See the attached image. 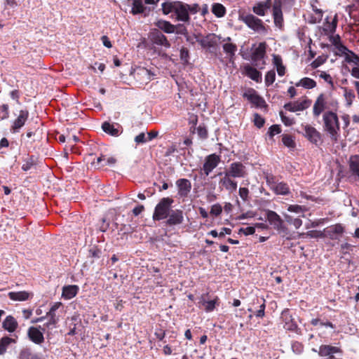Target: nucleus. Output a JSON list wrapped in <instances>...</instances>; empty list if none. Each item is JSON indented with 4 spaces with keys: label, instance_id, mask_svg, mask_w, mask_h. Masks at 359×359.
Here are the masks:
<instances>
[{
    "label": "nucleus",
    "instance_id": "nucleus-1",
    "mask_svg": "<svg viewBox=\"0 0 359 359\" xmlns=\"http://www.w3.org/2000/svg\"><path fill=\"white\" fill-rule=\"evenodd\" d=\"M323 130L326 132L331 140L336 143L339 137V122L337 114L327 111L323 116Z\"/></svg>",
    "mask_w": 359,
    "mask_h": 359
},
{
    "label": "nucleus",
    "instance_id": "nucleus-2",
    "mask_svg": "<svg viewBox=\"0 0 359 359\" xmlns=\"http://www.w3.org/2000/svg\"><path fill=\"white\" fill-rule=\"evenodd\" d=\"M189 6L182 4L181 1H164L162 4V10L164 14L167 15L174 13L178 20L186 22L189 19Z\"/></svg>",
    "mask_w": 359,
    "mask_h": 359
},
{
    "label": "nucleus",
    "instance_id": "nucleus-3",
    "mask_svg": "<svg viewBox=\"0 0 359 359\" xmlns=\"http://www.w3.org/2000/svg\"><path fill=\"white\" fill-rule=\"evenodd\" d=\"M173 200L170 198H163L156 205L153 214L154 220H161L168 217Z\"/></svg>",
    "mask_w": 359,
    "mask_h": 359
},
{
    "label": "nucleus",
    "instance_id": "nucleus-4",
    "mask_svg": "<svg viewBox=\"0 0 359 359\" xmlns=\"http://www.w3.org/2000/svg\"><path fill=\"white\" fill-rule=\"evenodd\" d=\"M158 1H133L130 12L133 15L143 13L147 15L154 8Z\"/></svg>",
    "mask_w": 359,
    "mask_h": 359
},
{
    "label": "nucleus",
    "instance_id": "nucleus-5",
    "mask_svg": "<svg viewBox=\"0 0 359 359\" xmlns=\"http://www.w3.org/2000/svg\"><path fill=\"white\" fill-rule=\"evenodd\" d=\"M133 76L140 84H146L154 79L156 74L151 69L138 67L134 69Z\"/></svg>",
    "mask_w": 359,
    "mask_h": 359
},
{
    "label": "nucleus",
    "instance_id": "nucleus-6",
    "mask_svg": "<svg viewBox=\"0 0 359 359\" xmlns=\"http://www.w3.org/2000/svg\"><path fill=\"white\" fill-rule=\"evenodd\" d=\"M240 19L245 23L248 27L255 31L260 32L264 30L262 20L252 14L241 15Z\"/></svg>",
    "mask_w": 359,
    "mask_h": 359
},
{
    "label": "nucleus",
    "instance_id": "nucleus-7",
    "mask_svg": "<svg viewBox=\"0 0 359 359\" xmlns=\"http://www.w3.org/2000/svg\"><path fill=\"white\" fill-rule=\"evenodd\" d=\"M220 160V156L215 154H210L205 157L202 168L205 176H208L210 173L218 165Z\"/></svg>",
    "mask_w": 359,
    "mask_h": 359
},
{
    "label": "nucleus",
    "instance_id": "nucleus-8",
    "mask_svg": "<svg viewBox=\"0 0 359 359\" xmlns=\"http://www.w3.org/2000/svg\"><path fill=\"white\" fill-rule=\"evenodd\" d=\"M304 137L311 143L318 145L322 142L321 134L310 125L303 126Z\"/></svg>",
    "mask_w": 359,
    "mask_h": 359
},
{
    "label": "nucleus",
    "instance_id": "nucleus-9",
    "mask_svg": "<svg viewBox=\"0 0 359 359\" xmlns=\"http://www.w3.org/2000/svg\"><path fill=\"white\" fill-rule=\"evenodd\" d=\"M224 173L231 177H244L247 175L245 167L240 162L232 163Z\"/></svg>",
    "mask_w": 359,
    "mask_h": 359
},
{
    "label": "nucleus",
    "instance_id": "nucleus-10",
    "mask_svg": "<svg viewBox=\"0 0 359 359\" xmlns=\"http://www.w3.org/2000/svg\"><path fill=\"white\" fill-rule=\"evenodd\" d=\"M45 330V327H30L27 330L29 339L36 344H41L44 341L43 334L42 331Z\"/></svg>",
    "mask_w": 359,
    "mask_h": 359
},
{
    "label": "nucleus",
    "instance_id": "nucleus-11",
    "mask_svg": "<svg viewBox=\"0 0 359 359\" xmlns=\"http://www.w3.org/2000/svg\"><path fill=\"white\" fill-rule=\"evenodd\" d=\"M28 116L29 112L27 110H20L18 116L13 122L11 130L13 133H18L19 130L24 126L26 121L28 118Z\"/></svg>",
    "mask_w": 359,
    "mask_h": 359
},
{
    "label": "nucleus",
    "instance_id": "nucleus-12",
    "mask_svg": "<svg viewBox=\"0 0 359 359\" xmlns=\"http://www.w3.org/2000/svg\"><path fill=\"white\" fill-rule=\"evenodd\" d=\"M176 186L178 190V196L180 197L185 198L189 194L191 189V182L185 178H181L176 181Z\"/></svg>",
    "mask_w": 359,
    "mask_h": 359
},
{
    "label": "nucleus",
    "instance_id": "nucleus-13",
    "mask_svg": "<svg viewBox=\"0 0 359 359\" xmlns=\"http://www.w3.org/2000/svg\"><path fill=\"white\" fill-rule=\"evenodd\" d=\"M150 39L154 44L163 46L165 48H168L170 46V44L165 36L157 29L153 31L150 34Z\"/></svg>",
    "mask_w": 359,
    "mask_h": 359
},
{
    "label": "nucleus",
    "instance_id": "nucleus-14",
    "mask_svg": "<svg viewBox=\"0 0 359 359\" xmlns=\"http://www.w3.org/2000/svg\"><path fill=\"white\" fill-rule=\"evenodd\" d=\"M309 104L310 101L307 100H297L285 104L284 108L289 111L297 112L308 108Z\"/></svg>",
    "mask_w": 359,
    "mask_h": 359
},
{
    "label": "nucleus",
    "instance_id": "nucleus-15",
    "mask_svg": "<svg viewBox=\"0 0 359 359\" xmlns=\"http://www.w3.org/2000/svg\"><path fill=\"white\" fill-rule=\"evenodd\" d=\"M266 218L270 224L273 225L276 229L280 231L284 229L283 221L276 212L267 210Z\"/></svg>",
    "mask_w": 359,
    "mask_h": 359
},
{
    "label": "nucleus",
    "instance_id": "nucleus-16",
    "mask_svg": "<svg viewBox=\"0 0 359 359\" xmlns=\"http://www.w3.org/2000/svg\"><path fill=\"white\" fill-rule=\"evenodd\" d=\"M344 231V228L341 224L330 226L324 230L325 236L332 240L338 239Z\"/></svg>",
    "mask_w": 359,
    "mask_h": 359
},
{
    "label": "nucleus",
    "instance_id": "nucleus-17",
    "mask_svg": "<svg viewBox=\"0 0 359 359\" xmlns=\"http://www.w3.org/2000/svg\"><path fill=\"white\" fill-rule=\"evenodd\" d=\"M184 220L183 212L180 210H171L168 215L167 224L170 226L177 225Z\"/></svg>",
    "mask_w": 359,
    "mask_h": 359
},
{
    "label": "nucleus",
    "instance_id": "nucleus-18",
    "mask_svg": "<svg viewBox=\"0 0 359 359\" xmlns=\"http://www.w3.org/2000/svg\"><path fill=\"white\" fill-rule=\"evenodd\" d=\"M223 43L222 48L224 51L228 55V57L231 59L234 55L236 51L237 50V47L235 44L231 42V38L226 37L222 41Z\"/></svg>",
    "mask_w": 359,
    "mask_h": 359
},
{
    "label": "nucleus",
    "instance_id": "nucleus-19",
    "mask_svg": "<svg viewBox=\"0 0 359 359\" xmlns=\"http://www.w3.org/2000/svg\"><path fill=\"white\" fill-rule=\"evenodd\" d=\"M326 101L323 94H320L316 99L313 112L315 116H318L325 109Z\"/></svg>",
    "mask_w": 359,
    "mask_h": 359
},
{
    "label": "nucleus",
    "instance_id": "nucleus-20",
    "mask_svg": "<svg viewBox=\"0 0 359 359\" xmlns=\"http://www.w3.org/2000/svg\"><path fill=\"white\" fill-rule=\"evenodd\" d=\"M231 177L226 175L224 173V177L220 180L219 184L223 186L226 190L231 193L236 190L237 182L231 180Z\"/></svg>",
    "mask_w": 359,
    "mask_h": 359
},
{
    "label": "nucleus",
    "instance_id": "nucleus-21",
    "mask_svg": "<svg viewBox=\"0 0 359 359\" xmlns=\"http://www.w3.org/2000/svg\"><path fill=\"white\" fill-rule=\"evenodd\" d=\"M8 296L13 301L23 302L29 299L32 294L27 291L10 292Z\"/></svg>",
    "mask_w": 359,
    "mask_h": 359
},
{
    "label": "nucleus",
    "instance_id": "nucleus-22",
    "mask_svg": "<svg viewBox=\"0 0 359 359\" xmlns=\"http://www.w3.org/2000/svg\"><path fill=\"white\" fill-rule=\"evenodd\" d=\"M243 96L257 107H262L264 103V100L254 90H248Z\"/></svg>",
    "mask_w": 359,
    "mask_h": 359
},
{
    "label": "nucleus",
    "instance_id": "nucleus-23",
    "mask_svg": "<svg viewBox=\"0 0 359 359\" xmlns=\"http://www.w3.org/2000/svg\"><path fill=\"white\" fill-rule=\"evenodd\" d=\"M18 326L17 320L12 316H8L2 323L3 328L9 332H15Z\"/></svg>",
    "mask_w": 359,
    "mask_h": 359
},
{
    "label": "nucleus",
    "instance_id": "nucleus-24",
    "mask_svg": "<svg viewBox=\"0 0 359 359\" xmlns=\"http://www.w3.org/2000/svg\"><path fill=\"white\" fill-rule=\"evenodd\" d=\"M244 72L252 80L256 82H260L262 81V74L255 68L250 65H246L244 67Z\"/></svg>",
    "mask_w": 359,
    "mask_h": 359
},
{
    "label": "nucleus",
    "instance_id": "nucleus-25",
    "mask_svg": "<svg viewBox=\"0 0 359 359\" xmlns=\"http://www.w3.org/2000/svg\"><path fill=\"white\" fill-rule=\"evenodd\" d=\"M338 351L339 348L337 347L330 345H322L319 348L318 355L322 357L330 356V358H333L332 354Z\"/></svg>",
    "mask_w": 359,
    "mask_h": 359
},
{
    "label": "nucleus",
    "instance_id": "nucleus-26",
    "mask_svg": "<svg viewBox=\"0 0 359 359\" xmlns=\"http://www.w3.org/2000/svg\"><path fill=\"white\" fill-rule=\"evenodd\" d=\"M271 1L259 2L253 7V11L258 15L263 16L265 13L271 8Z\"/></svg>",
    "mask_w": 359,
    "mask_h": 359
},
{
    "label": "nucleus",
    "instance_id": "nucleus-27",
    "mask_svg": "<svg viewBox=\"0 0 359 359\" xmlns=\"http://www.w3.org/2000/svg\"><path fill=\"white\" fill-rule=\"evenodd\" d=\"M266 53V44L265 43H260L259 46L255 49L252 55V60L257 62L264 58Z\"/></svg>",
    "mask_w": 359,
    "mask_h": 359
},
{
    "label": "nucleus",
    "instance_id": "nucleus-28",
    "mask_svg": "<svg viewBox=\"0 0 359 359\" xmlns=\"http://www.w3.org/2000/svg\"><path fill=\"white\" fill-rule=\"evenodd\" d=\"M79 290L76 285H67L65 286L62 289V296L66 299H71L74 297Z\"/></svg>",
    "mask_w": 359,
    "mask_h": 359
},
{
    "label": "nucleus",
    "instance_id": "nucleus-29",
    "mask_svg": "<svg viewBox=\"0 0 359 359\" xmlns=\"http://www.w3.org/2000/svg\"><path fill=\"white\" fill-rule=\"evenodd\" d=\"M273 15L275 25L278 27H281L283 25V13L280 4H276L273 6Z\"/></svg>",
    "mask_w": 359,
    "mask_h": 359
},
{
    "label": "nucleus",
    "instance_id": "nucleus-30",
    "mask_svg": "<svg viewBox=\"0 0 359 359\" xmlns=\"http://www.w3.org/2000/svg\"><path fill=\"white\" fill-rule=\"evenodd\" d=\"M156 25L158 29L168 34H172L175 32V26L165 20H158L156 23Z\"/></svg>",
    "mask_w": 359,
    "mask_h": 359
},
{
    "label": "nucleus",
    "instance_id": "nucleus-31",
    "mask_svg": "<svg viewBox=\"0 0 359 359\" xmlns=\"http://www.w3.org/2000/svg\"><path fill=\"white\" fill-rule=\"evenodd\" d=\"M272 191L278 195H287L290 194L288 185L283 182H278Z\"/></svg>",
    "mask_w": 359,
    "mask_h": 359
},
{
    "label": "nucleus",
    "instance_id": "nucleus-32",
    "mask_svg": "<svg viewBox=\"0 0 359 359\" xmlns=\"http://www.w3.org/2000/svg\"><path fill=\"white\" fill-rule=\"evenodd\" d=\"M296 86H302L306 89H312L316 86V83L314 80L305 77L296 83Z\"/></svg>",
    "mask_w": 359,
    "mask_h": 359
},
{
    "label": "nucleus",
    "instance_id": "nucleus-33",
    "mask_svg": "<svg viewBox=\"0 0 359 359\" xmlns=\"http://www.w3.org/2000/svg\"><path fill=\"white\" fill-rule=\"evenodd\" d=\"M215 38L216 36L215 34H209L201 39L200 43L203 47L205 48L213 47L217 43Z\"/></svg>",
    "mask_w": 359,
    "mask_h": 359
},
{
    "label": "nucleus",
    "instance_id": "nucleus-34",
    "mask_svg": "<svg viewBox=\"0 0 359 359\" xmlns=\"http://www.w3.org/2000/svg\"><path fill=\"white\" fill-rule=\"evenodd\" d=\"M102 130L107 133L110 134L112 136H118L119 130L118 128H116L114 125L109 123V122H104L102 125Z\"/></svg>",
    "mask_w": 359,
    "mask_h": 359
},
{
    "label": "nucleus",
    "instance_id": "nucleus-35",
    "mask_svg": "<svg viewBox=\"0 0 359 359\" xmlns=\"http://www.w3.org/2000/svg\"><path fill=\"white\" fill-rule=\"evenodd\" d=\"M212 12L218 18L223 17L226 13L225 7L219 3H215L212 6Z\"/></svg>",
    "mask_w": 359,
    "mask_h": 359
},
{
    "label": "nucleus",
    "instance_id": "nucleus-36",
    "mask_svg": "<svg viewBox=\"0 0 359 359\" xmlns=\"http://www.w3.org/2000/svg\"><path fill=\"white\" fill-rule=\"evenodd\" d=\"M62 306L61 302H55L50 307L49 311L46 313L45 316L46 318H59V316L57 315V311Z\"/></svg>",
    "mask_w": 359,
    "mask_h": 359
},
{
    "label": "nucleus",
    "instance_id": "nucleus-37",
    "mask_svg": "<svg viewBox=\"0 0 359 359\" xmlns=\"http://www.w3.org/2000/svg\"><path fill=\"white\" fill-rule=\"evenodd\" d=\"M12 342H15V340L8 337H4L0 340V355L6 353L8 345Z\"/></svg>",
    "mask_w": 359,
    "mask_h": 359
},
{
    "label": "nucleus",
    "instance_id": "nucleus-38",
    "mask_svg": "<svg viewBox=\"0 0 359 359\" xmlns=\"http://www.w3.org/2000/svg\"><path fill=\"white\" fill-rule=\"evenodd\" d=\"M344 95L348 105H351L354 100L355 96L353 90L344 88Z\"/></svg>",
    "mask_w": 359,
    "mask_h": 359
},
{
    "label": "nucleus",
    "instance_id": "nucleus-39",
    "mask_svg": "<svg viewBox=\"0 0 359 359\" xmlns=\"http://www.w3.org/2000/svg\"><path fill=\"white\" fill-rule=\"evenodd\" d=\"M311 6H312L313 11L316 13V16L312 18L311 22H312V23L320 22L323 18V11L321 9L316 8L313 5H312Z\"/></svg>",
    "mask_w": 359,
    "mask_h": 359
},
{
    "label": "nucleus",
    "instance_id": "nucleus-40",
    "mask_svg": "<svg viewBox=\"0 0 359 359\" xmlns=\"http://www.w3.org/2000/svg\"><path fill=\"white\" fill-rule=\"evenodd\" d=\"M287 210L290 212H294L296 214L304 213L306 209L304 206L299 205H290L287 208Z\"/></svg>",
    "mask_w": 359,
    "mask_h": 359
},
{
    "label": "nucleus",
    "instance_id": "nucleus-41",
    "mask_svg": "<svg viewBox=\"0 0 359 359\" xmlns=\"http://www.w3.org/2000/svg\"><path fill=\"white\" fill-rule=\"evenodd\" d=\"M283 143L285 146L290 147V148H294L295 147V142L292 137V136L288 135H285L283 136L282 138Z\"/></svg>",
    "mask_w": 359,
    "mask_h": 359
},
{
    "label": "nucleus",
    "instance_id": "nucleus-42",
    "mask_svg": "<svg viewBox=\"0 0 359 359\" xmlns=\"http://www.w3.org/2000/svg\"><path fill=\"white\" fill-rule=\"evenodd\" d=\"M276 74L273 70L269 71L265 76V83L266 86L271 85L275 81Z\"/></svg>",
    "mask_w": 359,
    "mask_h": 359
},
{
    "label": "nucleus",
    "instance_id": "nucleus-43",
    "mask_svg": "<svg viewBox=\"0 0 359 359\" xmlns=\"http://www.w3.org/2000/svg\"><path fill=\"white\" fill-rule=\"evenodd\" d=\"M8 116V105L4 104L0 107V120L6 119Z\"/></svg>",
    "mask_w": 359,
    "mask_h": 359
},
{
    "label": "nucleus",
    "instance_id": "nucleus-44",
    "mask_svg": "<svg viewBox=\"0 0 359 359\" xmlns=\"http://www.w3.org/2000/svg\"><path fill=\"white\" fill-rule=\"evenodd\" d=\"M35 354H33L28 348L22 350L19 354L20 359H32Z\"/></svg>",
    "mask_w": 359,
    "mask_h": 359
},
{
    "label": "nucleus",
    "instance_id": "nucleus-45",
    "mask_svg": "<svg viewBox=\"0 0 359 359\" xmlns=\"http://www.w3.org/2000/svg\"><path fill=\"white\" fill-rule=\"evenodd\" d=\"M198 135L201 139H206L208 137V130L204 126L200 125L197 128Z\"/></svg>",
    "mask_w": 359,
    "mask_h": 359
},
{
    "label": "nucleus",
    "instance_id": "nucleus-46",
    "mask_svg": "<svg viewBox=\"0 0 359 359\" xmlns=\"http://www.w3.org/2000/svg\"><path fill=\"white\" fill-rule=\"evenodd\" d=\"M280 116L283 123L287 126H290L294 123V119L285 116L283 111H280Z\"/></svg>",
    "mask_w": 359,
    "mask_h": 359
},
{
    "label": "nucleus",
    "instance_id": "nucleus-47",
    "mask_svg": "<svg viewBox=\"0 0 359 359\" xmlns=\"http://www.w3.org/2000/svg\"><path fill=\"white\" fill-rule=\"evenodd\" d=\"M254 122H255V125L260 128H262L264 124V119L260 116L258 114H255L254 115Z\"/></svg>",
    "mask_w": 359,
    "mask_h": 359
},
{
    "label": "nucleus",
    "instance_id": "nucleus-48",
    "mask_svg": "<svg viewBox=\"0 0 359 359\" xmlns=\"http://www.w3.org/2000/svg\"><path fill=\"white\" fill-rule=\"evenodd\" d=\"M318 76L323 79L325 81L333 86V81L331 76L325 72H320Z\"/></svg>",
    "mask_w": 359,
    "mask_h": 359
},
{
    "label": "nucleus",
    "instance_id": "nucleus-49",
    "mask_svg": "<svg viewBox=\"0 0 359 359\" xmlns=\"http://www.w3.org/2000/svg\"><path fill=\"white\" fill-rule=\"evenodd\" d=\"M104 161L105 158L102 156L97 158L96 161L92 162V165L95 167V168H100L101 167L104 166Z\"/></svg>",
    "mask_w": 359,
    "mask_h": 359
},
{
    "label": "nucleus",
    "instance_id": "nucleus-50",
    "mask_svg": "<svg viewBox=\"0 0 359 359\" xmlns=\"http://www.w3.org/2000/svg\"><path fill=\"white\" fill-rule=\"evenodd\" d=\"M281 129L278 125H273L269 128V135L270 137H273L275 135L279 134Z\"/></svg>",
    "mask_w": 359,
    "mask_h": 359
},
{
    "label": "nucleus",
    "instance_id": "nucleus-51",
    "mask_svg": "<svg viewBox=\"0 0 359 359\" xmlns=\"http://www.w3.org/2000/svg\"><path fill=\"white\" fill-rule=\"evenodd\" d=\"M266 181L269 188L273 190V187L276 186L277 181L275 180V177L273 175H266Z\"/></svg>",
    "mask_w": 359,
    "mask_h": 359
},
{
    "label": "nucleus",
    "instance_id": "nucleus-52",
    "mask_svg": "<svg viewBox=\"0 0 359 359\" xmlns=\"http://www.w3.org/2000/svg\"><path fill=\"white\" fill-rule=\"evenodd\" d=\"M203 305L205 306V309L206 311L210 312L212 311L215 307V301L210 300L204 302Z\"/></svg>",
    "mask_w": 359,
    "mask_h": 359
},
{
    "label": "nucleus",
    "instance_id": "nucleus-53",
    "mask_svg": "<svg viewBox=\"0 0 359 359\" xmlns=\"http://www.w3.org/2000/svg\"><path fill=\"white\" fill-rule=\"evenodd\" d=\"M48 322L45 323L44 327L45 328H50V327H55L56 324L59 322V318H47Z\"/></svg>",
    "mask_w": 359,
    "mask_h": 359
},
{
    "label": "nucleus",
    "instance_id": "nucleus-54",
    "mask_svg": "<svg viewBox=\"0 0 359 359\" xmlns=\"http://www.w3.org/2000/svg\"><path fill=\"white\" fill-rule=\"evenodd\" d=\"M249 190L245 187H241L239 189V196L243 201H247L248 197Z\"/></svg>",
    "mask_w": 359,
    "mask_h": 359
},
{
    "label": "nucleus",
    "instance_id": "nucleus-55",
    "mask_svg": "<svg viewBox=\"0 0 359 359\" xmlns=\"http://www.w3.org/2000/svg\"><path fill=\"white\" fill-rule=\"evenodd\" d=\"M135 141L136 143H144L148 141V140L145 137V134L144 133H141L138 135H137L135 138Z\"/></svg>",
    "mask_w": 359,
    "mask_h": 359
},
{
    "label": "nucleus",
    "instance_id": "nucleus-56",
    "mask_svg": "<svg viewBox=\"0 0 359 359\" xmlns=\"http://www.w3.org/2000/svg\"><path fill=\"white\" fill-rule=\"evenodd\" d=\"M240 231L243 232V233L246 236L252 235L255 232V227L254 226H248L246 228L241 229Z\"/></svg>",
    "mask_w": 359,
    "mask_h": 359
},
{
    "label": "nucleus",
    "instance_id": "nucleus-57",
    "mask_svg": "<svg viewBox=\"0 0 359 359\" xmlns=\"http://www.w3.org/2000/svg\"><path fill=\"white\" fill-rule=\"evenodd\" d=\"M210 212H211V214L215 215H220L222 212L221 206L220 205H213L211 209Z\"/></svg>",
    "mask_w": 359,
    "mask_h": 359
},
{
    "label": "nucleus",
    "instance_id": "nucleus-58",
    "mask_svg": "<svg viewBox=\"0 0 359 359\" xmlns=\"http://www.w3.org/2000/svg\"><path fill=\"white\" fill-rule=\"evenodd\" d=\"M273 64L276 67L283 65L282 59L279 55H273Z\"/></svg>",
    "mask_w": 359,
    "mask_h": 359
},
{
    "label": "nucleus",
    "instance_id": "nucleus-59",
    "mask_svg": "<svg viewBox=\"0 0 359 359\" xmlns=\"http://www.w3.org/2000/svg\"><path fill=\"white\" fill-rule=\"evenodd\" d=\"M264 309H265V304H262L259 306V309L256 313V316L259 318H262L264 316Z\"/></svg>",
    "mask_w": 359,
    "mask_h": 359
},
{
    "label": "nucleus",
    "instance_id": "nucleus-60",
    "mask_svg": "<svg viewBox=\"0 0 359 359\" xmlns=\"http://www.w3.org/2000/svg\"><path fill=\"white\" fill-rule=\"evenodd\" d=\"M101 40L103 43V45L107 48H111V41L109 40L108 37L107 36H102L101 38Z\"/></svg>",
    "mask_w": 359,
    "mask_h": 359
},
{
    "label": "nucleus",
    "instance_id": "nucleus-61",
    "mask_svg": "<svg viewBox=\"0 0 359 359\" xmlns=\"http://www.w3.org/2000/svg\"><path fill=\"white\" fill-rule=\"evenodd\" d=\"M231 230L229 228L224 227L222 231L219 233V237H224L226 234H231Z\"/></svg>",
    "mask_w": 359,
    "mask_h": 359
},
{
    "label": "nucleus",
    "instance_id": "nucleus-62",
    "mask_svg": "<svg viewBox=\"0 0 359 359\" xmlns=\"http://www.w3.org/2000/svg\"><path fill=\"white\" fill-rule=\"evenodd\" d=\"M144 208L143 205H139L137 207H135L133 210V214L137 216L138 215H140L143 210H144Z\"/></svg>",
    "mask_w": 359,
    "mask_h": 359
},
{
    "label": "nucleus",
    "instance_id": "nucleus-63",
    "mask_svg": "<svg viewBox=\"0 0 359 359\" xmlns=\"http://www.w3.org/2000/svg\"><path fill=\"white\" fill-rule=\"evenodd\" d=\"M292 225L295 227V229H299L302 225V221L299 218H294V221H292Z\"/></svg>",
    "mask_w": 359,
    "mask_h": 359
},
{
    "label": "nucleus",
    "instance_id": "nucleus-64",
    "mask_svg": "<svg viewBox=\"0 0 359 359\" xmlns=\"http://www.w3.org/2000/svg\"><path fill=\"white\" fill-rule=\"evenodd\" d=\"M351 74L354 78L359 79V68L358 67H353L351 71Z\"/></svg>",
    "mask_w": 359,
    "mask_h": 359
}]
</instances>
